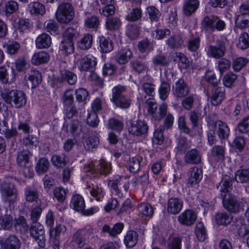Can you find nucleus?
I'll use <instances>...</instances> for the list:
<instances>
[{"instance_id": "1", "label": "nucleus", "mask_w": 249, "mask_h": 249, "mask_svg": "<svg viewBox=\"0 0 249 249\" xmlns=\"http://www.w3.org/2000/svg\"><path fill=\"white\" fill-rule=\"evenodd\" d=\"M221 183V191L224 193V195H221L224 207L232 213H236L243 210V203L239 201L235 196L229 192L232 188L231 177L228 175H225L222 178Z\"/></svg>"}, {"instance_id": "2", "label": "nucleus", "mask_w": 249, "mask_h": 249, "mask_svg": "<svg viewBox=\"0 0 249 249\" xmlns=\"http://www.w3.org/2000/svg\"><path fill=\"white\" fill-rule=\"evenodd\" d=\"M1 95L6 103L11 104L16 108H21L26 103L25 94L20 90L5 91L1 93Z\"/></svg>"}, {"instance_id": "3", "label": "nucleus", "mask_w": 249, "mask_h": 249, "mask_svg": "<svg viewBox=\"0 0 249 249\" xmlns=\"http://www.w3.org/2000/svg\"><path fill=\"white\" fill-rule=\"evenodd\" d=\"M97 59L92 55H78L75 57L74 64L80 71L92 72L97 65Z\"/></svg>"}, {"instance_id": "4", "label": "nucleus", "mask_w": 249, "mask_h": 249, "mask_svg": "<svg viewBox=\"0 0 249 249\" xmlns=\"http://www.w3.org/2000/svg\"><path fill=\"white\" fill-rule=\"evenodd\" d=\"M0 191L4 202L11 204L16 201L18 191L13 183L7 181L3 182L0 185Z\"/></svg>"}, {"instance_id": "5", "label": "nucleus", "mask_w": 249, "mask_h": 249, "mask_svg": "<svg viewBox=\"0 0 249 249\" xmlns=\"http://www.w3.org/2000/svg\"><path fill=\"white\" fill-rule=\"evenodd\" d=\"M74 16L73 7L68 2L60 4L56 12V18L58 21L62 23H67L71 21Z\"/></svg>"}, {"instance_id": "6", "label": "nucleus", "mask_w": 249, "mask_h": 249, "mask_svg": "<svg viewBox=\"0 0 249 249\" xmlns=\"http://www.w3.org/2000/svg\"><path fill=\"white\" fill-rule=\"evenodd\" d=\"M74 34L71 30H67L64 34L59 46L61 53L66 55L72 53L74 50L73 38Z\"/></svg>"}, {"instance_id": "7", "label": "nucleus", "mask_w": 249, "mask_h": 249, "mask_svg": "<svg viewBox=\"0 0 249 249\" xmlns=\"http://www.w3.org/2000/svg\"><path fill=\"white\" fill-rule=\"evenodd\" d=\"M229 44L226 36L219 42V70L222 73L228 70L231 65V61L225 58H220L224 55L226 47Z\"/></svg>"}, {"instance_id": "8", "label": "nucleus", "mask_w": 249, "mask_h": 249, "mask_svg": "<svg viewBox=\"0 0 249 249\" xmlns=\"http://www.w3.org/2000/svg\"><path fill=\"white\" fill-rule=\"evenodd\" d=\"M148 125L142 120L130 121L128 125V132L134 136H140L146 134L148 131Z\"/></svg>"}, {"instance_id": "9", "label": "nucleus", "mask_w": 249, "mask_h": 249, "mask_svg": "<svg viewBox=\"0 0 249 249\" xmlns=\"http://www.w3.org/2000/svg\"><path fill=\"white\" fill-rule=\"evenodd\" d=\"M30 232L31 236L37 242L38 246L44 248L46 240L43 225L38 222H33L30 227Z\"/></svg>"}, {"instance_id": "10", "label": "nucleus", "mask_w": 249, "mask_h": 249, "mask_svg": "<svg viewBox=\"0 0 249 249\" xmlns=\"http://www.w3.org/2000/svg\"><path fill=\"white\" fill-rule=\"evenodd\" d=\"M230 134V129L227 124L219 121V138L221 139V146H219V160L224 159L225 148L223 144H225L228 142V137Z\"/></svg>"}, {"instance_id": "11", "label": "nucleus", "mask_w": 249, "mask_h": 249, "mask_svg": "<svg viewBox=\"0 0 249 249\" xmlns=\"http://www.w3.org/2000/svg\"><path fill=\"white\" fill-rule=\"evenodd\" d=\"M205 78L206 80L213 87L212 95L210 97L209 101L213 106H217L218 105V93L217 92V81L216 75L212 71H208L206 72Z\"/></svg>"}, {"instance_id": "12", "label": "nucleus", "mask_w": 249, "mask_h": 249, "mask_svg": "<svg viewBox=\"0 0 249 249\" xmlns=\"http://www.w3.org/2000/svg\"><path fill=\"white\" fill-rule=\"evenodd\" d=\"M207 121L209 128L207 135L208 141L209 144L212 145L216 142L215 130L216 129L218 117L216 114H212L208 117Z\"/></svg>"}, {"instance_id": "13", "label": "nucleus", "mask_w": 249, "mask_h": 249, "mask_svg": "<svg viewBox=\"0 0 249 249\" xmlns=\"http://www.w3.org/2000/svg\"><path fill=\"white\" fill-rule=\"evenodd\" d=\"M167 106L163 103L159 108L156 103H151L148 109V112L156 120H161L167 113Z\"/></svg>"}, {"instance_id": "14", "label": "nucleus", "mask_w": 249, "mask_h": 249, "mask_svg": "<svg viewBox=\"0 0 249 249\" xmlns=\"http://www.w3.org/2000/svg\"><path fill=\"white\" fill-rule=\"evenodd\" d=\"M187 184L188 186L192 187L198 184L203 176L202 171L197 167L194 166L189 169L188 173Z\"/></svg>"}, {"instance_id": "15", "label": "nucleus", "mask_w": 249, "mask_h": 249, "mask_svg": "<svg viewBox=\"0 0 249 249\" xmlns=\"http://www.w3.org/2000/svg\"><path fill=\"white\" fill-rule=\"evenodd\" d=\"M189 87L182 78H179L175 82L173 88V94L177 98H183L189 93Z\"/></svg>"}, {"instance_id": "16", "label": "nucleus", "mask_w": 249, "mask_h": 249, "mask_svg": "<svg viewBox=\"0 0 249 249\" xmlns=\"http://www.w3.org/2000/svg\"><path fill=\"white\" fill-rule=\"evenodd\" d=\"M196 214L192 210L188 209L178 216V221L182 225L190 226L196 221Z\"/></svg>"}, {"instance_id": "17", "label": "nucleus", "mask_w": 249, "mask_h": 249, "mask_svg": "<svg viewBox=\"0 0 249 249\" xmlns=\"http://www.w3.org/2000/svg\"><path fill=\"white\" fill-rule=\"evenodd\" d=\"M202 28L207 32H212L218 29V20L216 16L205 17L201 22Z\"/></svg>"}, {"instance_id": "18", "label": "nucleus", "mask_w": 249, "mask_h": 249, "mask_svg": "<svg viewBox=\"0 0 249 249\" xmlns=\"http://www.w3.org/2000/svg\"><path fill=\"white\" fill-rule=\"evenodd\" d=\"M32 156V154L29 150H23L19 152L17 156V162L21 167L25 168V169L28 172L30 169L28 167L30 158Z\"/></svg>"}, {"instance_id": "19", "label": "nucleus", "mask_w": 249, "mask_h": 249, "mask_svg": "<svg viewBox=\"0 0 249 249\" xmlns=\"http://www.w3.org/2000/svg\"><path fill=\"white\" fill-rule=\"evenodd\" d=\"M2 243L3 249H19L21 244L18 237L13 234L8 236Z\"/></svg>"}, {"instance_id": "20", "label": "nucleus", "mask_w": 249, "mask_h": 249, "mask_svg": "<svg viewBox=\"0 0 249 249\" xmlns=\"http://www.w3.org/2000/svg\"><path fill=\"white\" fill-rule=\"evenodd\" d=\"M50 59L49 54L45 51L35 53L32 56L31 63L36 66L47 63Z\"/></svg>"}, {"instance_id": "21", "label": "nucleus", "mask_w": 249, "mask_h": 249, "mask_svg": "<svg viewBox=\"0 0 249 249\" xmlns=\"http://www.w3.org/2000/svg\"><path fill=\"white\" fill-rule=\"evenodd\" d=\"M27 10L33 16H43L46 13L44 5L38 2H30L28 5Z\"/></svg>"}, {"instance_id": "22", "label": "nucleus", "mask_w": 249, "mask_h": 249, "mask_svg": "<svg viewBox=\"0 0 249 249\" xmlns=\"http://www.w3.org/2000/svg\"><path fill=\"white\" fill-rule=\"evenodd\" d=\"M185 163L191 164H197L201 161V156L198 150L191 149L187 152L184 157Z\"/></svg>"}, {"instance_id": "23", "label": "nucleus", "mask_w": 249, "mask_h": 249, "mask_svg": "<svg viewBox=\"0 0 249 249\" xmlns=\"http://www.w3.org/2000/svg\"><path fill=\"white\" fill-rule=\"evenodd\" d=\"M51 44V37L48 34L46 33H42L39 35L36 40V47L39 49L48 48Z\"/></svg>"}, {"instance_id": "24", "label": "nucleus", "mask_w": 249, "mask_h": 249, "mask_svg": "<svg viewBox=\"0 0 249 249\" xmlns=\"http://www.w3.org/2000/svg\"><path fill=\"white\" fill-rule=\"evenodd\" d=\"M183 203L180 199L174 197L169 199L168 203V212L172 214L178 213L181 210Z\"/></svg>"}, {"instance_id": "25", "label": "nucleus", "mask_w": 249, "mask_h": 249, "mask_svg": "<svg viewBox=\"0 0 249 249\" xmlns=\"http://www.w3.org/2000/svg\"><path fill=\"white\" fill-rule=\"evenodd\" d=\"M199 2L198 0H186L183 6V11L186 16H190L198 8Z\"/></svg>"}, {"instance_id": "26", "label": "nucleus", "mask_w": 249, "mask_h": 249, "mask_svg": "<svg viewBox=\"0 0 249 249\" xmlns=\"http://www.w3.org/2000/svg\"><path fill=\"white\" fill-rule=\"evenodd\" d=\"M183 43V40L179 34L173 35L166 40V45L172 49H178L180 48Z\"/></svg>"}, {"instance_id": "27", "label": "nucleus", "mask_w": 249, "mask_h": 249, "mask_svg": "<svg viewBox=\"0 0 249 249\" xmlns=\"http://www.w3.org/2000/svg\"><path fill=\"white\" fill-rule=\"evenodd\" d=\"M71 206L76 211H82L85 208V200L83 196L79 194L73 195L71 202Z\"/></svg>"}, {"instance_id": "28", "label": "nucleus", "mask_w": 249, "mask_h": 249, "mask_svg": "<svg viewBox=\"0 0 249 249\" xmlns=\"http://www.w3.org/2000/svg\"><path fill=\"white\" fill-rule=\"evenodd\" d=\"M67 132L73 137L79 136L81 132V126L77 120H71L66 124Z\"/></svg>"}, {"instance_id": "29", "label": "nucleus", "mask_w": 249, "mask_h": 249, "mask_svg": "<svg viewBox=\"0 0 249 249\" xmlns=\"http://www.w3.org/2000/svg\"><path fill=\"white\" fill-rule=\"evenodd\" d=\"M99 48L103 53H107L113 50V43L109 37L103 36L99 37Z\"/></svg>"}, {"instance_id": "30", "label": "nucleus", "mask_w": 249, "mask_h": 249, "mask_svg": "<svg viewBox=\"0 0 249 249\" xmlns=\"http://www.w3.org/2000/svg\"><path fill=\"white\" fill-rule=\"evenodd\" d=\"M232 229L237 230L239 236L244 237L249 233V226L243 222V220L239 219L232 224Z\"/></svg>"}, {"instance_id": "31", "label": "nucleus", "mask_w": 249, "mask_h": 249, "mask_svg": "<svg viewBox=\"0 0 249 249\" xmlns=\"http://www.w3.org/2000/svg\"><path fill=\"white\" fill-rule=\"evenodd\" d=\"M77 76L73 72L65 70L61 72L60 76L58 77V80L60 82L66 81L70 85H73L77 82Z\"/></svg>"}, {"instance_id": "32", "label": "nucleus", "mask_w": 249, "mask_h": 249, "mask_svg": "<svg viewBox=\"0 0 249 249\" xmlns=\"http://www.w3.org/2000/svg\"><path fill=\"white\" fill-rule=\"evenodd\" d=\"M108 180V185L110 187L111 189L114 191L116 195L119 197H122L123 196V194L120 191L118 184H121L123 182V178L119 176H116L114 177L113 178L111 179H109Z\"/></svg>"}, {"instance_id": "33", "label": "nucleus", "mask_w": 249, "mask_h": 249, "mask_svg": "<svg viewBox=\"0 0 249 249\" xmlns=\"http://www.w3.org/2000/svg\"><path fill=\"white\" fill-rule=\"evenodd\" d=\"M87 188L90 189L89 191L90 194L95 200L98 201L103 200L105 193L102 188L92 184L91 185L90 184H88L87 185Z\"/></svg>"}, {"instance_id": "34", "label": "nucleus", "mask_w": 249, "mask_h": 249, "mask_svg": "<svg viewBox=\"0 0 249 249\" xmlns=\"http://www.w3.org/2000/svg\"><path fill=\"white\" fill-rule=\"evenodd\" d=\"M131 99L126 95L112 102L116 107L123 109L128 108L131 105Z\"/></svg>"}, {"instance_id": "35", "label": "nucleus", "mask_w": 249, "mask_h": 249, "mask_svg": "<svg viewBox=\"0 0 249 249\" xmlns=\"http://www.w3.org/2000/svg\"><path fill=\"white\" fill-rule=\"evenodd\" d=\"M132 55V53L129 49H124L117 53L116 59L119 63L124 64L131 59Z\"/></svg>"}, {"instance_id": "36", "label": "nucleus", "mask_w": 249, "mask_h": 249, "mask_svg": "<svg viewBox=\"0 0 249 249\" xmlns=\"http://www.w3.org/2000/svg\"><path fill=\"white\" fill-rule=\"evenodd\" d=\"M137 208L140 214L143 216L151 217L154 213V208L148 203H141L138 204Z\"/></svg>"}, {"instance_id": "37", "label": "nucleus", "mask_w": 249, "mask_h": 249, "mask_svg": "<svg viewBox=\"0 0 249 249\" xmlns=\"http://www.w3.org/2000/svg\"><path fill=\"white\" fill-rule=\"evenodd\" d=\"M92 42V35L87 34L78 42V46L81 50H87L91 47Z\"/></svg>"}, {"instance_id": "38", "label": "nucleus", "mask_w": 249, "mask_h": 249, "mask_svg": "<svg viewBox=\"0 0 249 249\" xmlns=\"http://www.w3.org/2000/svg\"><path fill=\"white\" fill-rule=\"evenodd\" d=\"M25 200L29 202L37 201L39 194L37 190L33 187H28L24 189Z\"/></svg>"}, {"instance_id": "39", "label": "nucleus", "mask_w": 249, "mask_h": 249, "mask_svg": "<svg viewBox=\"0 0 249 249\" xmlns=\"http://www.w3.org/2000/svg\"><path fill=\"white\" fill-rule=\"evenodd\" d=\"M123 228L124 225L122 223L116 224L112 228L107 225H105L102 227V231L107 232L111 236H115L122 232Z\"/></svg>"}, {"instance_id": "40", "label": "nucleus", "mask_w": 249, "mask_h": 249, "mask_svg": "<svg viewBox=\"0 0 249 249\" xmlns=\"http://www.w3.org/2000/svg\"><path fill=\"white\" fill-rule=\"evenodd\" d=\"M126 91V87L122 85H118L114 86L111 90V98L110 101L111 102L125 95Z\"/></svg>"}, {"instance_id": "41", "label": "nucleus", "mask_w": 249, "mask_h": 249, "mask_svg": "<svg viewBox=\"0 0 249 249\" xmlns=\"http://www.w3.org/2000/svg\"><path fill=\"white\" fill-rule=\"evenodd\" d=\"M235 24L237 28L244 29L249 27V14L240 13L236 17Z\"/></svg>"}, {"instance_id": "42", "label": "nucleus", "mask_w": 249, "mask_h": 249, "mask_svg": "<svg viewBox=\"0 0 249 249\" xmlns=\"http://www.w3.org/2000/svg\"><path fill=\"white\" fill-rule=\"evenodd\" d=\"M26 79L30 81L32 84V88H35L41 82L42 76L40 72L37 70H32L28 74Z\"/></svg>"}, {"instance_id": "43", "label": "nucleus", "mask_w": 249, "mask_h": 249, "mask_svg": "<svg viewBox=\"0 0 249 249\" xmlns=\"http://www.w3.org/2000/svg\"><path fill=\"white\" fill-rule=\"evenodd\" d=\"M18 10V4L15 0H9L4 4V12L7 17H8L12 14L17 12Z\"/></svg>"}, {"instance_id": "44", "label": "nucleus", "mask_w": 249, "mask_h": 249, "mask_svg": "<svg viewBox=\"0 0 249 249\" xmlns=\"http://www.w3.org/2000/svg\"><path fill=\"white\" fill-rule=\"evenodd\" d=\"M51 161L54 166L62 168L67 164L69 159L65 154L54 155L52 157Z\"/></svg>"}, {"instance_id": "45", "label": "nucleus", "mask_w": 249, "mask_h": 249, "mask_svg": "<svg viewBox=\"0 0 249 249\" xmlns=\"http://www.w3.org/2000/svg\"><path fill=\"white\" fill-rule=\"evenodd\" d=\"M138 234L133 231H128L125 236L124 242L126 247L132 248L135 246L138 241Z\"/></svg>"}, {"instance_id": "46", "label": "nucleus", "mask_w": 249, "mask_h": 249, "mask_svg": "<svg viewBox=\"0 0 249 249\" xmlns=\"http://www.w3.org/2000/svg\"><path fill=\"white\" fill-rule=\"evenodd\" d=\"M13 218L11 215L7 213L1 215L0 217V229L9 230L13 226Z\"/></svg>"}, {"instance_id": "47", "label": "nucleus", "mask_w": 249, "mask_h": 249, "mask_svg": "<svg viewBox=\"0 0 249 249\" xmlns=\"http://www.w3.org/2000/svg\"><path fill=\"white\" fill-rule=\"evenodd\" d=\"M234 179L237 182L243 183L249 180V171L248 169L240 168L235 173Z\"/></svg>"}, {"instance_id": "48", "label": "nucleus", "mask_w": 249, "mask_h": 249, "mask_svg": "<svg viewBox=\"0 0 249 249\" xmlns=\"http://www.w3.org/2000/svg\"><path fill=\"white\" fill-rule=\"evenodd\" d=\"M248 62V58L244 57H238L233 60L232 67L235 71L239 72L247 65Z\"/></svg>"}, {"instance_id": "49", "label": "nucleus", "mask_w": 249, "mask_h": 249, "mask_svg": "<svg viewBox=\"0 0 249 249\" xmlns=\"http://www.w3.org/2000/svg\"><path fill=\"white\" fill-rule=\"evenodd\" d=\"M195 233L196 237L199 241H204L206 239L207 233L202 222H199L196 223Z\"/></svg>"}, {"instance_id": "50", "label": "nucleus", "mask_w": 249, "mask_h": 249, "mask_svg": "<svg viewBox=\"0 0 249 249\" xmlns=\"http://www.w3.org/2000/svg\"><path fill=\"white\" fill-rule=\"evenodd\" d=\"M170 90L171 88L169 83L162 81L158 90L160 99L163 101L166 99L169 94Z\"/></svg>"}, {"instance_id": "51", "label": "nucleus", "mask_w": 249, "mask_h": 249, "mask_svg": "<svg viewBox=\"0 0 249 249\" xmlns=\"http://www.w3.org/2000/svg\"><path fill=\"white\" fill-rule=\"evenodd\" d=\"M142 16V10L141 8H133L126 16L125 19L129 21H136L140 19Z\"/></svg>"}, {"instance_id": "52", "label": "nucleus", "mask_w": 249, "mask_h": 249, "mask_svg": "<svg viewBox=\"0 0 249 249\" xmlns=\"http://www.w3.org/2000/svg\"><path fill=\"white\" fill-rule=\"evenodd\" d=\"M152 61L155 66H164L168 65L169 59L166 54L160 53L153 57Z\"/></svg>"}, {"instance_id": "53", "label": "nucleus", "mask_w": 249, "mask_h": 249, "mask_svg": "<svg viewBox=\"0 0 249 249\" xmlns=\"http://www.w3.org/2000/svg\"><path fill=\"white\" fill-rule=\"evenodd\" d=\"M50 163L49 160L44 158L39 160L36 166V171L38 174H43L49 169Z\"/></svg>"}, {"instance_id": "54", "label": "nucleus", "mask_w": 249, "mask_h": 249, "mask_svg": "<svg viewBox=\"0 0 249 249\" xmlns=\"http://www.w3.org/2000/svg\"><path fill=\"white\" fill-rule=\"evenodd\" d=\"M76 99L79 103L86 104L87 100L89 99V95L88 91L83 88H79L75 91Z\"/></svg>"}, {"instance_id": "55", "label": "nucleus", "mask_w": 249, "mask_h": 249, "mask_svg": "<svg viewBox=\"0 0 249 249\" xmlns=\"http://www.w3.org/2000/svg\"><path fill=\"white\" fill-rule=\"evenodd\" d=\"M170 30L166 28H157L152 33L153 37L158 40L163 39L167 36L170 35Z\"/></svg>"}, {"instance_id": "56", "label": "nucleus", "mask_w": 249, "mask_h": 249, "mask_svg": "<svg viewBox=\"0 0 249 249\" xmlns=\"http://www.w3.org/2000/svg\"><path fill=\"white\" fill-rule=\"evenodd\" d=\"M18 25V29L22 32H28L33 27V22L29 19L19 18Z\"/></svg>"}, {"instance_id": "57", "label": "nucleus", "mask_w": 249, "mask_h": 249, "mask_svg": "<svg viewBox=\"0 0 249 249\" xmlns=\"http://www.w3.org/2000/svg\"><path fill=\"white\" fill-rule=\"evenodd\" d=\"M237 47L242 50L249 47V35L247 33H243L240 35Z\"/></svg>"}, {"instance_id": "58", "label": "nucleus", "mask_w": 249, "mask_h": 249, "mask_svg": "<svg viewBox=\"0 0 249 249\" xmlns=\"http://www.w3.org/2000/svg\"><path fill=\"white\" fill-rule=\"evenodd\" d=\"M121 22L118 18H107L106 21V28L109 30H116L121 26Z\"/></svg>"}, {"instance_id": "59", "label": "nucleus", "mask_w": 249, "mask_h": 249, "mask_svg": "<svg viewBox=\"0 0 249 249\" xmlns=\"http://www.w3.org/2000/svg\"><path fill=\"white\" fill-rule=\"evenodd\" d=\"M98 169L100 174L105 176L110 174L112 170L111 164L104 160H100Z\"/></svg>"}, {"instance_id": "60", "label": "nucleus", "mask_w": 249, "mask_h": 249, "mask_svg": "<svg viewBox=\"0 0 249 249\" xmlns=\"http://www.w3.org/2000/svg\"><path fill=\"white\" fill-rule=\"evenodd\" d=\"M62 99L65 107L73 105L74 104V97L72 90H66Z\"/></svg>"}, {"instance_id": "61", "label": "nucleus", "mask_w": 249, "mask_h": 249, "mask_svg": "<svg viewBox=\"0 0 249 249\" xmlns=\"http://www.w3.org/2000/svg\"><path fill=\"white\" fill-rule=\"evenodd\" d=\"M149 18L152 22L159 21L160 17V11L155 7L151 6L147 8Z\"/></svg>"}, {"instance_id": "62", "label": "nucleus", "mask_w": 249, "mask_h": 249, "mask_svg": "<svg viewBox=\"0 0 249 249\" xmlns=\"http://www.w3.org/2000/svg\"><path fill=\"white\" fill-rule=\"evenodd\" d=\"M108 126L110 129L120 132L124 128L123 122L114 118H111L108 121Z\"/></svg>"}, {"instance_id": "63", "label": "nucleus", "mask_w": 249, "mask_h": 249, "mask_svg": "<svg viewBox=\"0 0 249 249\" xmlns=\"http://www.w3.org/2000/svg\"><path fill=\"white\" fill-rule=\"evenodd\" d=\"M16 70L18 71H23L29 67L26 59L24 57H18L15 61Z\"/></svg>"}, {"instance_id": "64", "label": "nucleus", "mask_w": 249, "mask_h": 249, "mask_svg": "<svg viewBox=\"0 0 249 249\" xmlns=\"http://www.w3.org/2000/svg\"><path fill=\"white\" fill-rule=\"evenodd\" d=\"M238 129L242 133L249 132V116L245 117L238 124Z\"/></svg>"}]
</instances>
